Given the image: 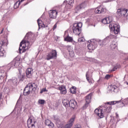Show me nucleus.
<instances>
[{
	"mask_svg": "<svg viewBox=\"0 0 128 128\" xmlns=\"http://www.w3.org/2000/svg\"><path fill=\"white\" fill-rule=\"evenodd\" d=\"M20 58H15L10 63L8 64L6 66L0 67V82H2L4 80V78L7 77V74L6 71L8 72L10 68H16L20 66Z\"/></svg>",
	"mask_w": 128,
	"mask_h": 128,
	"instance_id": "1",
	"label": "nucleus"
},
{
	"mask_svg": "<svg viewBox=\"0 0 128 128\" xmlns=\"http://www.w3.org/2000/svg\"><path fill=\"white\" fill-rule=\"evenodd\" d=\"M120 102V100L107 102L105 104L102 109H96L94 113L97 114L98 116H100V118H102L104 114H110V110H112V104L114 105L116 104H117V102Z\"/></svg>",
	"mask_w": 128,
	"mask_h": 128,
	"instance_id": "2",
	"label": "nucleus"
},
{
	"mask_svg": "<svg viewBox=\"0 0 128 128\" xmlns=\"http://www.w3.org/2000/svg\"><path fill=\"white\" fill-rule=\"evenodd\" d=\"M30 36H32V34H30V33L26 34L24 40L20 43L19 48L20 52L23 50L22 52H26L27 50H28V48H30V42H34V40L30 39Z\"/></svg>",
	"mask_w": 128,
	"mask_h": 128,
	"instance_id": "3",
	"label": "nucleus"
},
{
	"mask_svg": "<svg viewBox=\"0 0 128 128\" xmlns=\"http://www.w3.org/2000/svg\"><path fill=\"white\" fill-rule=\"evenodd\" d=\"M38 86L35 83H30L26 85V86L25 87L24 90V96H28L30 94V92H34L36 90Z\"/></svg>",
	"mask_w": 128,
	"mask_h": 128,
	"instance_id": "4",
	"label": "nucleus"
},
{
	"mask_svg": "<svg viewBox=\"0 0 128 128\" xmlns=\"http://www.w3.org/2000/svg\"><path fill=\"white\" fill-rule=\"evenodd\" d=\"M82 26V22L74 24L72 27L74 34L78 36L81 32Z\"/></svg>",
	"mask_w": 128,
	"mask_h": 128,
	"instance_id": "5",
	"label": "nucleus"
},
{
	"mask_svg": "<svg viewBox=\"0 0 128 128\" xmlns=\"http://www.w3.org/2000/svg\"><path fill=\"white\" fill-rule=\"evenodd\" d=\"M87 47L90 50H96V48H98V41L94 39L90 41H88V45Z\"/></svg>",
	"mask_w": 128,
	"mask_h": 128,
	"instance_id": "6",
	"label": "nucleus"
},
{
	"mask_svg": "<svg viewBox=\"0 0 128 128\" xmlns=\"http://www.w3.org/2000/svg\"><path fill=\"white\" fill-rule=\"evenodd\" d=\"M58 56V53L56 52V50H52L51 52H50L47 54V55L46 57V60H52L54 58H56Z\"/></svg>",
	"mask_w": 128,
	"mask_h": 128,
	"instance_id": "7",
	"label": "nucleus"
},
{
	"mask_svg": "<svg viewBox=\"0 0 128 128\" xmlns=\"http://www.w3.org/2000/svg\"><path fill=\"white\" fill-rule=\"evenodd\" d=\"M88 6V1L86 0L82 3H81L80 4L76 6V10H77L78 12V10H82V8H86V6Z\"/></svg>",
	"mask_w": 128,
	"mask_h": 128,
	"instance_id": "8",
	"label": "nucleus"
},
{
	"mask_svg": "<svg viewBox=\"0 0 128 128\" xmlns=\"http://www.w3.org/2000/svg\"><path fill=\"white\" fill-rule=\"evenodd\" d=\"M109 26L112 30H114L115 34H118L120 32V26L114 24L112 25L110 24Z\"/></svg>",
	"mask_w": 128,
	"mask_h": 128,
	"instance_id": "9",
	"label": "nucleus"
},
{
	"mask_svg": "<svg viewBox=\"0 0 128 128\" xmlns=\"http://www.w3.org/2000/svg\"><path fill=\"white\" fill-rule=\"evenodd\" d=\"M36 120H32V119L29 118L27 121V124L28 128H36Z\"/></svg>",
	"mask_w": 128,
	"mask_h": 128,
	"instance_id": "10",
	"label": "nucleus"
},
{
	"mask_svg": "<svg viewBox=\"0 0 128 128\" xmlns=\"http://www.w3.org/2000/svg\"><path fill=\"white\" fill-rule=\"evenodd\" d=\"M74 120H76V116H74L70 120L68 124L66 125V128H70L74 124Z\"/></svg>",
	"mask_w": 128,
	"mask_h": 128,
	"instance_id": "11",
	"label": "nucleus"
},
{
	"mask_svg": "<svg viewBox=\"0 0 128 128\" xmlns=\"http://www.w3.org/2000/svg\"><path fill=\"white\" fill-rule=\"evenodd\" d=\"M49 16L50 18H56L58 12L56 10H50L48 12Z\"/></svg>",
	"mask_w": 128,
	"mask_h": 128,
	"instance_id": "12",
	"label": "nucleus"
},
{
	"mask_svg": "<svg viewBox=\"0 0 128 128\" xmlns=\"http://www.w3.org/2000/svg\"><path fill=\"white\" fill-rule=\"evenodd\" d=\"M116 14L119 16H126V10L118 9Z\"/></svg>",
	"mask_w": 128,
	"mask_h": 128,
	"instance_id": "13",
	"label": "nucleus"
},
{
	"mask_svg": "<svg viewBox=\"0 0 128 128\" xmlns=\"http://www.w3.org/2000/svg\"><path fill=\"white\" fill-rule=\"evenodd\" d=\"M78 105V103L76 100H72L69 102V106L72 108H76V106Z\"/></svg>",
	"mask_w": 128,
	"mask_h": 128,
	"instance_id": "14",
	"label": "nucleus"
},
{
	"mask_svg": "<svg viewBox=\"0 0 128 128\" xmlns=\"http://www.w3.org/2000/svg\"><path fill=\"white\" fill-rule=\"evenodd\" d=\"M8 82H10L12 86H16L18 84V78L16 77H14L12 79L9 80Z\"/></svg>",
	"mask_w": 128,
	"mask_h": 128,
	"instance_id": "15",
	"label": "nucleus"
},
{
	"mask_svg": "<svg viewBox=\"0 0 128 128\" xmlns=\"http://www.w3.org/2000/svg\"><path fill=\"white\" fill-rule=\"evenodd\" d=\"M26 74L27 78H32V68H28L26 70Z\"/></svg>",
	"mask_w": 128,
	"mask_h": 128,
	"instance_id": "16",
	"label": "nucleus"
},
{
	"mask_svg": "<svg viewBox=\"0 0 128 128\" xmlns=\"http://www.w3.org/2000/svg\"><path fill=\"white\" fill-rule=\"evenodd\" d=\"M112 20H110V17L104 18L102 20V24H110Z\"/></svg>",
	"mask_w": 128,
	"mask_h": 128,
	"instance_id": "17",
	"label": "nucleus"
},
{
	"mask_svg": "<svg viewBox=\"0 0 128 128\" xmlns=\"http://www.w3.org/2000/svg\"><path fill=\"white\" fill-rule=\"evenodd\" d=\"M59 90H60V94H66V88L64 86H61L59 87Z\"/></svg>",
	"mask_w": 128,
	"mask_h": 128,
	"instance_id": "18",
	"label": "nucleus"
},
{
	"mask_svg": "<svg viewBox=\"0 0 128 128\" xmlns=\"http://www.w3.org/2000/svg\"><path fill=\"white\" fill-rule=\"evenodd\" d=\"M45 124L46 126H50V128H54V123L52 122L50 120H46L45 121Z\"/></svg>",
	"mask_w": 128,
	"mask_h": 128,
	"instance_id": "19",
	"label": "nucleus"
},
{
	"mask_svg": "<svg viewBox=\"0 0 128 128\" xmlns=\"http://www.w3.org/2000/svg\"><path fill=\"white\" fill-rule=\"evenodd\" d=\"M37 22L39 28H46V25L44 24L42 20L38 19Z\"/></svg>",
	"mask_w": 128,
	"mask_h": 128,
	"instance_id": "20",
	"label": "nucleus"
},
{
	"mask_svg": "<svg viewBox=\"0 0 128 128\" xmlns=\"http://www.w3.org/2000/svg\"><path fill=\"white\" fill-rule=\"evenodd\" d=\"M110 46L112 50H114L118 46V43L115 41H112L110 44Z\"/></svg>",
	"mask_w": 128,
	"mask_h": 128,
	"instance_id": "21",
	"label": "nucleus"
},
{
	"mask_svg": "<svg viewBox=\"0 0 128 128\" xmlns=\"http://www.w3.org/2000/svg\"><path fill=\"white\" fill-rule=\"evenodd\" d=\"M86 100L88 104H90L92 102V94H90L86 96Z\"/></svg>",
	"mask_w": 128,
	"mask_h": 128,
	"instance_id": "22",
	"label": "nucleus"
},
{
	"mask_svg": "<svg viewBox=\"0 0 128 128\" xmlns=\"http://www.w3.org/2000/svg\"><path fill=\"white\" fill-rule=\"evenodd\" d=\"M108 40V38H105L104 40H100L98 42V44L100 46H104V44H106V40Z\"/></svg>",
	"mask_w": 128,
	"mask_h": 128,
	"instance_id": "23",
	"label": "nucleus"
},
{
	"mask_svg": "<svg viewBox=\"0 0 128 128\" xmlns=\"http://www.w3.org/2000/svg\"><path fill=\"white\" fill-rule=\"evenodd\" d=\"M72 5L68 4H66L65 6L64 10L66 12H68L69 10H70V9H72Z\"/></svg>",
	"mask_w": 128,
	"mask_h": 128,
	"instance_id": "24",
	"label": "nucleus"
},
{
	"mask_svg": "<svg viewBox=\"0 0 128 128\" xmlns=\"http://www.w3.org/2000/svg\"><path fill=\"white\" fill-rule=\"evenodd\" d=\"M1 44V48H2L3 46H8V40L6 39H5L0 42Z\"/></svg>",
	"mask_w": 128,
	"mask_h": 128,
	"instance_id": "25",
	"label": "nucleus"
},
{
	"mask_svg": "<svg viewBox=\"0 0 128 128\" xmlns=\"http://www.w3.org/2000/svg\"><path fill=\"white\" fill-rule=\"evenodd\" d=\"M70 90L71 94H76V87L73 86L70 88Z\"/></svg>",
	"mask_w": 128,
	"mask_h": 128,
	"instance_id": "26",
	"label": "nucleus"
},
{
	"mask_svg": "<svg viewBox=\"0 0 128 128\" xmlns=\"http://www.w3.org/2000/svg\"><path fill=\"white\" fill-rule=\"evenodd\" d=\"M24 0H19L18 1H17L14 4V8H18V6L20 4V2H24Z\"/></svg>",
	"mask_w": 128,
	"mask_h": 128,
	"instance_id": "27",
	"label": "nucleus"
},
{
	"mask_svg": "<svg viewBox=\"0 0 128 128\" xmlns=\"http://www.w3.org/2000/svg\"><path fill=\"white\" fill-rule=\"evenodd\" d=\"M62 104L64 106H66V108H68V106H70V101H68V100H64L62 101Z\"/></svg>",
	"mask_w": 128,
	"mask_h": 128,
	"instance_id": "28",
	"label": "nucleus"
},
{
	"mask_svg": "<svg viewBox=\"0 0 128 128\" xmlns=\"http://www.w3.org/2000/svg\"><path fill=\"white\" fill-rule=\"evenodd\" d=\"M4 54H6V51L4 48H0V56H4Z\"/></svg>",
	"mask_w": 128,
	"mask_h": 128,
	"instance_id": "29",
	"label": "nucleus"
},
{
	"mask_svg": "<svg viewBox=\"0 0 128 128\" xmlns=\"http://www.w3.org/2000/svg\"><path fill=\"white\" fill-rule=\"evenodd\" d=\"M64 40H66V42H72L73 39L72 38L68 36L64 38Z\"/></svg>",
	"mask_w": 128,
	"mask_h": 128,
	"instance_id": "30",
	"label": "nucleus"
},
{
	"mask_svg": "<svg viewBox=\"0 0 128 128\" xmlns=\"http://www.w3.org/2000/svg\"><path fill=\"white\" fill-rule=\"evenodd\" d=\"M86 78L88 82V83L90 84L92 82L90 81V77L88 76V71L86 72Z\"/></svg>",
	"mask_w": 128,
	"mask_h": 128,
	"instance_id": "31",
	"label": "nucleus"
},
{
	"mask_svg": "<svg viewBox=\"0 0 128 128\" xmlns=\"http://www.w3.org/2000/svg\"><path fill=\"white\" fill-rule=\"evenodd\" d=\"M100 14H104V12H106L108 10L106 8H102V6H100Z\"/></svg>",
	"mask_w": 128,
	"mask_h": 128,
	"instance_id": "32",
	"label": "nucleus"
},
{
	"mask_svg": "<svg viewBox=\"0 0 128 128\" xmlns=\"http://www.w3.org/2000/svg\"><path fill=\"white\" fill-rule=\"evenodd\" d=\"M94 12L95 14H100V6L96 8Z\"/></svg>",
	"mask_w": 128,
	"mask_h": 128,
	"instance_id": "33",
	"label": "nucleus"
},
{
	"mask_svg": "<svg viewBox=\"0 0 128 128\" xmlns=\"http://www.w3.org/2000/svg\"><path fill=\"white\" fill-rule=\"evenodd\" d=\"M110 88L112 92H114V90L118 88V87L115 85H112Z\"/></svg>",
	"mask_w": 128,
	"mask_h": 128,
	"instance_id": "34",
	"label": "nucleus"
},
{
	"mask_svg": "<svg viewBox=\"0 0 128 128\" xmlns=\"http://www.w3.org/2000/svg\"><path fill=\"white\" fill-rule=\"evenodd\" d=\"M38 102L40 104H44L46 101L44 100H39Z\"/></svg>",
	"mask_w": 128,
	"mask_h": 128,
	"instance_id": "35",
	"label": "nucleus"
},
{
	"mask_svg": "<svg viewBox=\"0 0 128 128\" xmlns=\"http://www.w3.org/2000/svg\"><path fill=\"white\" fill-rule=\"evenodd\" d=\"M68 52L74 51V48L71 46H68Z\"/></svg>",
	"mask_w": 128,
	"mask_h": 128,
	"instance_id": "36",
	"label": "nucleus"
},
{
	"mask_svg": "<svg viewBox=\"0 0 128 128\" xmlns=\"http://www.w3.org/2000/svg\"><path fill=\"white\" fill-rule=\"evenodd\" d=\"M118 68H120V66H115L112 70H111V72H115V70H116Z\"/></svg>",
	"mask_w": 128,
	"mask_h": 128,
	"instance_id": "37",
	"label": "nucleus"
},
{
	"mask_svg": "<svg viewBox=\"0 0 128 128\" xmlns=\"http://www.w3.org/2000/svg\"><path fill=\"white\" fill-rule=\"evenodd\" d=\"M69 54L71 58H73V56H74V51L70 52Z\"/></svg>",
	"mask_w": 128,
	"mask_h": 128,
	"instance_id": "38",
	"label": "nucleus"
},
{
	"mask_svg": "<svg viewBox=\"0 0 128 128\" xmlns=\"http://www.w3.org/2000/svg\"><path fill=\"white\" fill-rule=\"evenodd\" d=\"M112 78V75L110 74H106L104 78L105 80H110V78Z\"/></svg>",
	"mask_w": 128,
	"mask_h": 128,
	"instance_id": "39",
	"label": "nucleus"
},
{
	"mask_svg": "<svg viewBox=\"0 0 128 128\" xmlns=\"http://www.w3.org/2000/svg\"><path fill=\"white\" fill-rule=\"evenodd\" d=\"M19 78L20 80H24V75L20 74V76H19Z\"/></svg>",
	"mask_w": 128,
	"mask_h": 128,
	"instance_id": "40",
	"label": "nucleus"
},
{
	"mask_svg": "<svg viewBox=\"0 0 128 128\" xmlns=\"http://www.w3.org/2000/svg\"><path fill=\"white\" fill-rule=\"evenodd\" d=\"M122 104H128V98L124 99L123 101Z\"/></svg>",
	"mask_w": 128,
	"mask_h": 128,
	"instance_id": "41",
	"label": "nucleus"
},
{
	"mask_svg": "<svg viewBox=\"0 0 128 128\" xmlns=\"http://www.w3.org/2000/svg\"><path fill=\"white\" fill-rule=\"evenodd\" d=\"M78 42H84V38L82 37L80 38H79L78 39Z\"/></svg>",
	"mask_w": 128,
	"mask_h": 128,
	"instance_id": "42",
	"label": "nucleus"
},
{
	"mask_svg": "<svg viewBox=\"0 0 128 128\" xmlns=\"http://www.w3.org/2000/svg\"><path fill=\"white\" fill-rule=\"evenodd\" d=\"M48 92V90H46V88H42V89L41 90L40 93V94H42V92Z\"/></svg>",
	"mask_w": 128,
	"mask_h": 128,
	"instance_id": "43",
	"label": "nucleus"
},
{
	"mask_svg": "<svg viewBox=\"0 0 128 128\" xmlns=\"http://www.w3.org/2000/svg\"><path fill=\"white\" fill-rule=\"evenodd\" d=\"M90 103H88L86 102V103L85 104L84 106V108H88V104Z\"/></svg>",
	"mask_w": 128,
	"mask_h": 128,
	"instance_id": "44",
	"label": "nucleus"
},
{
	"mask_svg": "<svg viewBox=\"0 0 128 128\" xmlns=\"http://www.w3.org/2000/svg\"><path fill=\"white\" fill-rule=\"evenodd\" d=\"M74 0H70L69 2L68 3V4H74Z\"/></svg>",
	"mask_w": 128,
	"mask_h": 128,
	"instance_id": "45",
	"label": "nucleus"
},
{
	"mask_svg": "<svg viewBox=\"0 0 128 128\" xmlns=\"http://www.w3.org/2000/svg\"><path fill=\"white\" fill-rule=\"evenodd\" d=\"M125 16H128V10H125Z\"/></svg>",
	"mask_w": 128,
	"mask_h": 128,
	"instance_id": "46",
	"label": "nucleus"
},
{
	"mask_svg": "<svg viewBox=\"0 0 128 128\" xmlns=\"http://www.w3.org/2000/svg\"><path fill=\"white\" fill-rule=\"evenodd\" d=\"M56 26H57L56 24H55L53 28H52L53 30H56Z\"/></svg>",
	"mask_w": 128,
	"mask_h": 128,
	"instance_id": "47",
	"label": "nucleus"
},
{
	"mask_svg": "<svg viewBox=\"0 0 128 128\" xmlns=\"http://www.w3.org/2000/svg\"><path fill=\"white\" fill-rule=\"evenodd\" d=\"M112 2V0H106L104 2Z\"/></svg>",
	"mask_w": 128,
	"mask_h": 128,
	"instance_id": "48",
	"label": "nucleus"
},
{
	"mask_svg": "<svg viewBox=\"0 0 128 128\" xmlns=\"http://www.w3.org/2000/svg\"><path fill=\"white\" fill-rule=\"evenodd\" d=\"M116 118H117L118 120V118H120V116H118V114L117 112L116 113Z\"/></svg>",
	"mask_w": 128,
	"mask_h": 128,
	"instance_id": "49",
	"label": "nucleus"
},
{
	"mask_svg": "<svg viewBox=\"0 0 128 128\" xmlns=\"http://www.w3.org/2000/svg\"><path fill=\"white\" fill-rule=\"evenodd\" d=\"M4 30V28H2V30H1L0 32V34H3Z\"/></svg>",
	"mask_w": 128,
	"mask_h": 128,
	"instance_id": "50",
	"label": "nucleus"
},
{
	"mask_svg": "<svg viewBox=\"0 0 128 128\" xmlns=\"http://www.w3.org/2000/svg\"><path fill=\"white\" fill-rule=\"evenodd\" d=\"M2 96V94L0 93V100H1Z\"/></svg>",
	"mask_w": 128,
	"mask_h": 128,
	"instance_id": "51",
	"label": "nucleus"
},
{
	"mask_svg": "<svg viewBox=\"0 0 128 128\" xmlns=\"http://www.w3.org/2000/svg\"><path fill=\"white\" fill-rule=\"evenodd\" d=\"M73 44H76V42H73Z\"/></svg>",
	"mask_w": 128,
	"mask_h": 128,
	"instance_id": "52",
	"label": "nucleus"
},
{
	"mask_svg": "<svg viewBox=\"0 0 128 128\" xmlns=\"http://www.w3.org/2000/svg\"><path fill=\"white\" fill-rule=\"evenodd\" d=\"M26 4H28V3H26V4H24V6H26Z\"/></svg>",
	"mask_w": 128,
	"mask_h": 128,
	"instance_id": "53",
	"label": "nucleus"
},
{
	"mask_svg": "<svg viewBox=\"0 0 128 128\" xmlns=\"http://www.w3.org/2000/svg\"><path fill=\"white\" fill-rule=\"evenodd\" d=\"M100 79H99L98 82H100Z\"/></svg>",
	"mask_w": 128,
	"mask_h": 128,
	"instance_id": "54",
	"label": "nucleus"
},
{
	"mask_svg": "<svg viewBox=\"0 0 128 128\" xmlns=\"http://www.w3.org/2000/svg\"><path fill=\"white\" fill-rule=\"evenodd\" d=\"M61 128H66L64 126H62Z\"/></svg>",
	"mask_w": 128,
	"mask_h": 128,
	"instance_id": "55",
	"label": "nucleus"
},
{
	"mask_svg": "<svg viewBox=\"0 0 128 128\" xmlns=\"http://www.w3.org/2000/svg\"><path fill=\"white\" fill-rule=\"evenodd\" d=\"M64 2H66V1H64Z\"/></svg>",
	"mask_w": 128,
	"mask_h": 128,
	"instance_id": "56",
	"label": "nucleus"
}]
</instances>
